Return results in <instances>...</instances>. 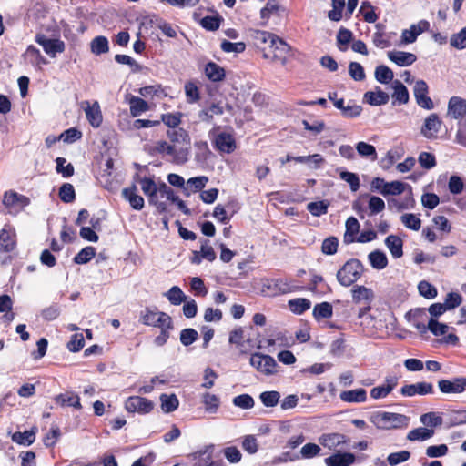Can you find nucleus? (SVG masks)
Masks as SVG:
<instances>
[{
    "label": "nucleus",
    "instance_id": "obj_34",
    "mask_svg": "<svg viewBox=\"0 0 466 466\" xmlns=\"http://www.w3.org/2000/svg\"><path fill=\"white\" fill-rule=\"evenodd\" d=\"M434 435V430L424 428V427H419L416 429L411 430L408 435L407 439L410 441H423L430 438H431Z\"/></svg>",
    "mask_w": 466,
    "mask_h": 466
},
{
    "label": "nucleus",
    "instance_id": "obj_63",
    "mask_svg": "<svg viewBox=\"0 0 466 466\" xmlns=\"http://www.w3.org/2000/svg\"><path fill=\"white\" fill-rule=\"evenodd\" d=\"M222 464L221 461H213L212 454L207 451H200L195 462V466H222Z\"/></svg>",
    "mask_w": 466,
    "mask_h": 466
},
{
    "label": "nucleus",
    "instance_id": "obj_42",
    "mask_svg": "<svg viewBox=\"0 0 466 466\" xmlns=\"http://www.w3.org/2000/svg\"><path fill=\"white\" fill-rule=\"evenodd\" d=\"M369 260L372 268L376 269H383L388 265V258L380 250H375L369 254Z\"/></svg>",
    "mask_w": 466,
    "mask_h": 466
},
{
    "label": "nucleus",
    "instance_id": "obj_19",
    "mask_svg": "<svg viewBox=\"0 0 466 466\" xmlns=\"http://www.w3.org/2000/svg\"><path fill=\"white\" fill-rule=\"evenodd\" d=\"M356 461V457L350 452H338L325 459L327 466H350Z\"/></svg>",
    "mask_w": 466,
    "mask_h": 466
},
{
    "label": "nucleus",
    "instance_id": "obj_58",
    "mask_svg": "<svg viewBox=\"0 0 466 466\" xmlns=\"http://www.w3.org/2000/svg\"><path fill=\"white\" fill-rule=\"evenodd\" d=\"M406 184L400 181L388 182L385 188L380 189L383 196L387 195H400L405 190Z\"/></svg>",
    "mask_w": 466,
    "mask_h": 466
},
{
    "label": "nucleus",
    "instance_id": "obj_20",
    "mask_svg": "<svg viewBox=\"0 0 466 466\" xmlns=\"http://www.w3.org/2000/svg\"><path fill=\"white\" fill-rule=\"evenodd\" d=\"M54 401L61 407H73L76 410L82 409L80 398L74 392L60 393L55 396Z\"/></svg>",
    "mask_w": 466,
    "mask_h": 466
},
{
    "label": "nucleus",
    "instance_id": "obj_21",
    "mask_svg": "<svg viewBox=\"0 0 466 466\" xmlns=\"http://www.w3.org/2000/svg\"><path fill=\"white\" fill-rule=\"evenodd\" d=\"M448 113L453 118L459 119L466 116V100L459 96H452L449 100Z\"/></svg>",
    "mask_w": 466,
    "mask_h": 466
},
{
    "label": "nucleus",
    "instance_id": "obj_15",
    "mask_svg": "<svg viewBox=\"0 0 466 466\" xmlns=\"http://www.w3.org/2000/svg\"><path fill=\"white\" fill-rule=\"evenodd\" d=\"M82 107L85 110L86 116L89 124L97 128L103 122V116L99 103L95 101L92 105L88 101L82 102Z\"/></svg>",
    "mask_w": 466,
    "mask_h": 466
},
{
    "label": "nucleus",
    "instance_id": "obj_45",
    "mask_svg": "<svg viewBox=\"0 0 466 466\" xmlns=\"http://www.w3.org/2000/svg\"><path fill=\"white\" fill-rule=\"evenodd\" d=\"M139 94L145 97L157 96L159 98H164L167 96V93L160 84L141 87L139 89Z\"/></svg>",
    "mask_w": 466,
    "mask_h": 466
},
{
    "label": "nucleus",
    "instance_id": "obj_48",
    "mask_svg": "<svg viewBox=\"0 0 466 466\" xmlns=\"http://www.w3.org/2000/svg\"><path fill=\"white\" fill-rule=\"evenodd\" d=\"M159 329L160 333L154 339V343L157 347H162L170 338V331L174 329L173 320H168L166 326H162Z\"/></svg>",
    "mask_w": 466,
    "mask_h": 466
},
{
    "label": "nucleus",
    "instance_id": "obj_55",
    "mask_svg": "<svg viewBox=\"0 0 466 466\" xmlns=\"http://www.w3.org/2000/svg\"><path fill=\"white\" fill-rule=\"evenodd\" d=\"M60 199L65 203H71L76 199V192L72 184L64 183L58 192Z\"/></svg>",
    "mask_w": 466,
    "mask_h": 466
},
{
    "label": "nucleus",
    "instance_id": "obj_25",
    "mask_svg": "<svg viewBox=\"0 0 466 466\" xmlns=\"http://www.w3.org/2000/svg\"><path fill=\"white\" fill-rule=\"evenodd\" d=\"M171 150H168V156L172 157V162L177 165H183L187 162L189 156V147H178L176 144H170Z\"/></svg>",
    "mask_w": 466,
    "mask_h": 466
},
{
    "label": "nucleus",
    "instance_id": "obj_3",
    "mask_svg": "<svg viewBox=\"0 0 466 466\" xmlns=\"http://www.w3.org/2000/svg\"><path fill=\"white\" fill-rule=\"evenodd\" d=\"M362 263L357 258L349 259L337 272V280L341 286L350 287L363 274Z\"/></svg>",
    "mask_w": 466,
    "mask_h": 466
},
{
    "label": "nucleus",
    "instance_id": "obj_30",
    "mask_svg": "<svg viewBox=\"0 0 466 466\" xmlns=\"http://www.w3.org/2000/svg\"><path fill=\"white\" fill-rule=\"evenodd\" d=\"M415 326L418 329L421 331L429 329L435 336L444 335L448 330V326L446 324L440 323L432 318L429 319L427 326H425L424 324L420 325V323H416Z\"/></svg>",
    "mask_w": 466,
    "mask_h": 466
},
{
    "label": "nucleus",
    "instance_id": "obj_50",
    "mask_svg": "<svg viewBox=\"0 0 466 466\" xmlns=\"http://www.w3.org/2000/svg\"><path fill=\"white\" fill-rule=\"evenodd\" d=\"M25 55L30 58L31 63L35 66H40L48 63L47 59L42 56L40 50L33 45L27 46Z\"/></svg>",
    "mask_w": 466,
    "mask_h": 466
},
{
    "label": "nucleus",
    "instance_id": "obj_41",
    "mask_svg": "<svg viewBox=\"0 0 466 466\" xmlns=\"http://www.w3.org/2000/svg\"><path fill=\"white\" fill-rule=\"evenodd\" d=\"M333 308L329 302H321L315 305L313 316L317 320L332 317Z\"/></svg>",
    "mask_w": 466,
    "mask_h": 466
},
{
    "label": "nucleus",
    "instance_id": "obj_23",
    "mask_svg": "<svg viewBox=\"0 0 466 466\" xmlns=\"http://www.w3.org/2000/svg\"><path fill=\"white\" fill-rule=\"evenodd\" d=\"M388 58L399 66H408L416 61L417 56L412 53L393 50L388 52Z\"/></svg>",
    "mask_w": 466,
    "mask_h": 466
},
{
    "label": "nucleus",
    "instance_id": "obj_46",
    "mask_svg": "<svg viewBox=\"0 0 466 466\" xmlns=\"http://www.w3.org/2000/svg\"><path fill=\"white\" fill-rule=\"evenodd\" d=\"M165 296L172 305L176 306L180 305L187 299V296L178 286H173L167 293H165Z\"/></svg>",
    "mask_w": 466,
    "mask_h": 466
},
{
    "label": "nucleus",
    "instance_id": "obj_39",
    "mask_svg": "<svg viewBox=\"0 0 466 466\" xmlns=\"http://www.w3.org/2000/svg\"><path fill=\"white\" fill-rule=\"evenodd\" d=\"M289 309L297 314L301 315L305 311L310 309L311 302L308 299L305 298H298L289 300Z\"/></svg>",
    "mask_w": 466,
    "mask_h": 466
},
{
    "label": "nucleus",
    "instance_id": "obj_28",
    "mask_svg": "<svg viewBox=\"0 0 466 466\" xmlns=\"http://www.w3.org/2000/svg\"><path fill=\"white\" fill-rule=\"evenodd\" d=\"M205 74L212 82L223 81L226 77L225 69L215 62H208L205 66Z\"/></svg>",
    "mask_w": 466,
    "mask_h": 466
},
{
    "label": "nucleus",
    "instance_id": "obj_1",
    "mask_svg": "<svg viewBox=\"0 0 466 466\" xmlns=\"http://www.w3.org/2000/svg\"><path fill=\"white\" fill-rule=\"evenodd\" d=\"M134 180L140 183L141 189L147 197L149 204L155 206L158 213L162 214L167 211V203L159 200L160 182L157 184L152 177H140L138 174L134 176Z\"/></svg>",
    "mask_w": 466,
    "mask_h": 466
},
{
    "label": "nucleus",
    "instance_id": "obj_12",
    "mask_svg": "<svg viewBox=\"0 0 466 466\" xmlns=\"http://www.w3.org/2000/svg\"><path fill=\"white\" fill-rule=\"evenodd\" d=\"M213 144L218 151L227 154L234 152L237 147L234 136L228 132H220L216 135Z\"/></svg>",
    "mask_w": 466,
    "mask_h": 466
},
{
    "label": "nucleus",
    "instance_id": "obj_31",
    "mask_svg": "<svg viewBox=\"0 0 466 466\" xmlns=\"http://www.w3.org/2000/svg\"><path fill=\"white\" fill-rule=\"evenodd\" d=\"M346 231L344 234V242L349 244L355 241V236L360 231V223L354 217H350L346 220Z\"/></svg>",
    "mask_w": 466,
    "mask_h": 466
},
{
    "label": "nucleus",
    "instance_id": "obj_36",
    "mask_svg": "<svg viewBox=\"0 0 466 466\" xmlns=\"http://www.w3.org/2000/svg\"><path fill=\"white\" fill-rule=\"evenodd\" d=\"M167 135L172 144H186L187 147L189 145V136L184 128L168 130Z\"/></svg>",
    "mask_w": 466,
    "mask_h": 466
},
{
    "label": "nucleus",
    "instance_id": "obj_49",
    "mask_svg": "<svg viewBox=\"0 0 466 466\" xmlns=\"http://www.w3.org/2000/svg\"><path fill=\"white\" fill-rule=\"evenodd\" d=\"M394 74L392 70L387 66L380 65L375 69V78L381 84H388L392 81Z\"/></svg>",
    "mask_w": 466,
    "mask_h": 466
},
{
    "label": "nucleus",
    "instance_id": "obj_33",
    "mask_svg": "<svg viewBox=\"0 0 466 466\" xmlns=\"http://www.w3.org/2000/svg\"><path fill=\"white\" fill-rule=\"evenodd\" d=\"M161 409L165 413L175 411L179 405V400L175 394L167 395L163 393L160 395Z\"/></svg>",
    "mask_w": 466,
    "mask_h": 466
},
{
    "label": "nucleus",
    "instance_id": "obj_2",
    "mask_svg": "<svg viewBox=\"0 0 466 466\" xmlns=\"http://www.w3.org/2000/svg\"><path fill=\"white\" fill-rule=\"evenodd\" d=\"M298 290V287L287 279H263L260 293L265 297H277Z\"/></svg>",
    "mask_w": 466,
    "mask_h": 466
},
{
    "label": "nucleus",
    "instance_id": "obj_11",
    "mask_svg": "<svg viewBox=\"0 0 466 466\" xmlns=\"http://www.w3.org/2000/svg\"><path fill=\"white\" fill-rule=\"evenodd\" d=\"M16 248V233L10 225L0 230V253H9Z\"/></svg>",
    "mask_w": 466,
    "mask_h": 466
},
{
    "label": "nucleus",
    "instance_id": "obj_14",
    "mask_svg": "<svg viewBox=\"0 0 466 466\" xmlns=\"http://www.w3.org/2000/svg\"><path fill=\"white\" fill-rule=\"evenodd\" d=\"M438 387L442 393H462L466 390V377H456L452 380H441Z\"/></svg>",
    "mask_w": 466,
    "mask_h": 466
},
{
    "label": "nucleus",
    "instance_id": "obj_26",
    "mask_svg": "<svg viewBox=\"0 0 466 466\" xmlns=\"http://www.w3.org/2000/svg\"><path fill=\"white\" fill-rule=\"evenodd\" d=\"M365 101L370 106H382L389 102V95L377 87L376 91H368L364 94Z\"/></svg>",
    "mask_w": 466,
    "mask_h": 466
},
{
    "label": "nucleus",
    "instance_id": "obj_22",
    "mask_svg": "<svg viewBox=\"0 0 466 466\" xmlns=\"http://www.w3.org/2000/svg\"><path fill=\"white\" fill-rule=\"evenodd\" d=\"M320 443L329 448V450H335L339 446L346 444L349 441V439L346 435L341 433H328L323 434L319 438Z\"/></svg>",
    "mask_w": 466,
    "mask_h": 466
},
{
    "label": "nucleus",
    "instance_id": "obj_38",
    "mask_svg": "<svg viewBox=\"0 0 466 466\" xmlns=\"http://www.w3.org/2000/svg\"><path fill=\"white\" fill-rule=\"evenodd\" d=\"M374 294L370 289L364 286H357L352 289L353 301L359 303L362 300L370 303L373 299Z\"/></svg>",
    "mask_w": 466,
    "mask_h": 466
},
{
    "label": "nucleus",
    "instance_id": "obj_35",
    "mask_svg": "<svg viewBox=\"0 0 466 466\" xmlns=\"http://www.w3.org/2000/svg\"><path fill=\"white\" fill-rule=\"evenodd\" d=\"M223 21L224 18L218 13H216L215 15L203 17L199 24L204 29L214 32L220 27Z\"/></svg>",
    "mask_w": 466,
    "mask_h": 466
},
{
    "label": "nucleus",
    "instance_id": "obj_6",
    "mask_svg": "<svg viewBox=\"0 0 466 466\" xmlns=\"http://www.w3.org/2000/svg\"><path fill=\"white\" fill-rule=\"evenodd\" d=\"M250 365L264 375L277 372L278 364L273 357L262 353H253L249 360Z\"/></svg>",
    "mask_w": 466,
    "mask_h": 466
},
{
    "label": "nucleus",
    "instance_id": "obj_16",
    "mask_svg": "<svg viewBox=\"0 0 466 466\" xmlns=\"http://www.w3.org/2000/svg\"><path fill=\"white\" fill-rule=\"evenodd\" d=\"M399 379L397 376H387L384 384L374 387L370 390V397L379 400L387 397L398 385Z\"/></svg>",
    "mask_w": 466,
    "mask_h": 466
},
{
    "label": "nucleus",
    "instance_id": "obj_9",
    "mask_svg": "<svg viewBox=\"0 0 466 466\" xmlns=\"http://www.w3.org/2000/svg\"><path fill=\"white\" fill-rule=\"evenodd\" d=\"M155 407L152 400L141 396H130L125 401V409L130 413L148 414Z\"/></svg>",
    "mask_w": 466,
    "mask_h": 466
},
{
    "label": "nucleus",
    "instance_id": "obj_59",
    "mask_svg": "<svg viewBox=\"0 0 466 466\" xmlns=\"http://www.w3.org/2000/svg\"><path fill=\"white\" fill-rule=\"evenodd\" d=\"M356 149L360 157H370L372 160L377 159V152L374 146L366 142H359L356 145Z\"/></svg>",
    "mask_w": 466,
    "mask_h": 466
},
{
    "label": "nucleus",
    "instance_id": "obj_43",
    "mask_svg": "<svg viewBox=\"0 0 466 466\" xmlns=\"http://www.w3.org/2000/svg\"><path fill=\"white\" fill-rule=\"evenodd\" d=\"M202 402L206 411L209 413H216L220 406L219 398L211 393H204L202 396Z\"/></svg>",
    "mask_w": 466,
    "mask_h": 466
},
{
    "label": "nucleus",
    "instance_id": "obj_8",
    "mask_svg": "<svg viewBox=\"0 0 466 466\" xmlns=\"http://www.w3.org/2000/svg\"><path fill=\"white\" fill-rule=\"evenodd\" d=\"M140 320L146 326L160 328L166 326L172 318L166 312L158 311L157 308H146L140 312Z\"/></svg>",
    "mask_w": 466,
    "mask_h": 466
},
{
    "label": "nucleus",
    "instance_id": "obj_60",
    "mask_svg": "<svg viewBox=\"0 0 466 466\" xmlns=\"http://www.w3.org/2000/svg\"><path fill=\"white\" fill-rule=\"evenodd\" d=\"M232 402L235 406L244 410L252 409L255 405L254 399L252 398L251 395L248 393H243L236 396L233 399Z\"/></svg>",
    "mask_w": 466,
    "mask_h": 466
},
{
    "label": "nucleus",
    "instance_id": "obj_61",
    "mask_svg": "<svg viewBox=\"0 0 466 466\" xmlns=\"http://www.w3.org/2000/svg\"><path fill=\"white\" fill-rule=\"evenodd\" d=\"M280 394L278 391H264L260 393L259 399L264 406L275 407L279 401Z\"/></svg>",
    "mask_w": 466,
    "mask_h": 466
},
{
    "label": "nucleus",
    "instance_id": "obj_40",
    "mask_svg": "<svg viewBox=\"0 0 466 466\" xmlns=\"http://www.w3.org/2000/svg\"><path fill=\"white\" fill-rule=\"evenodd\" d=\"M129 105L130 114L134 117L139 116L143 112L149 110L148 103L138 96H131L129 99Z\"/></svg>",
    "mask_w": 466,
    "mask_h": 466
},
{
    "label": "nucleus",
    "instance_id": "obj_57",
    "mask_svg": "<svg viewBox=\"0 0 466 466\" xmlns=\"http://www.w3.org/2000/svg\"><path fill=\"white\" fill-rule=\"evenodd\" d=\"M196 154L195 159L198 162L206 161L211 155L208 142L198 141L195 143Z\"/></svg>",
    "mask_w": 466,
    "mask_h": 466
},
{
    "label": "nucleus",
    "instance_id": "obj_5",
    "mask_svg": "<svg viewBox=\"0 0 466 466\" xmlns=\"http://www.w3.org/2000/svg\"><path fill=\"white\" fill-rule=\"evenodd\" d=\"M268 48V54L264 53V57H268L271 54L272 59L279 62L281 65H286L289 57L291 56L290 46L278 35L275 40H271Z\"/></svg>",
    "mask_w": 466,
    "mask_h": 466
},
{
    "label": "nucleus",
    "instance_id": "obj_17",
    "mask_svg": "<svg viewBox=\"0 0 466 466\" xmlns=\"http://www.w3.org/2000/svg\"><path fill=\"white\" fill-rule=\"evenodd\" d=\"M434 391L433 385L430 382H418L415 384H406L401 387L400 393L403 396L411 397L416 394L419 395H427L432 394Z\"/></svg>",
    "mask_w": 466,
    "mask_h": 466
},
{
    "label": "nucleus",
    "instance_id": "obj_54",
    "mask_svg": "<svg viewBox=\"0 0 466 466\" xmlns=\"http://www.w3.org/2000/svg\"><path fill=\"white\" fill-rule=\"evenodd\" d=\"M66 162V158L58 157L56 158V170L61 174L63 177H70L74 175L75 168L71 163L65 165Z\"/></svg>",
    "mask_w": 466,
    "mask_h": 466
},
{
    "label": "nucleus",
    "instance_id": "obj_51",
    "mask_svg": "<svg viewBox=\"0 0 466 466\" xmlns=\"http://www.w3.org/2000/svg\"><path fill=\"white\" fill-rule=\"evenodd\" d=\"M96 256V248L88 246L82 248L74 258L76 264H86L89 262Z\"/></svg>",
    "mask_w": 466,
    "mask_h": 466
},
{
    "label": "nucleus",
    "instance_id": "obj_62",
    "mask_svg": "<svg viewBox=\"0 0 466 466\" xmlns=\"http://www.w3.org/2000/svg\"><path fill=\"white\" fill-rule=\"evenodd\" d=\"M403 225L412 230H419L421 227V220L412 213H407L400 217Z\"/></svg>",
    "mask_w": 466,
    "mask_h": 466
},
{
    "label": "nucleus",
    "instance_id": "obj_56",
    "mask_svg": "<svg viewBox=\"0 0 466 466\" xmlns=\"http://www.w3.org/2000/svg\"><path fill=\"white\" fill-rule=\"evenodd\" d=\"M183 114L181 112L167 113L161 115V121L168 127L177 128L182 121Z\"/></svg>",
    "mask_w": 466,
    "mask_h": 466
},
{
    "label": "nucleus",
    "instance_id": "obj_13",
    "mask_svg": "<svg viewBox=\"0 0 466 466\" xmlns=\"http://www.w3.org/2000/svg\"><path fill=\"white\" fill-rule=\"evenodd\" d=\"M442 121L436 113L428 116L420 128V133L428 139H435L441 129Z\"/></svg>",
    "mask_w": 466,
    "mask_h": 466
},
{
    "label": "nucleus",
    "instance_id": "obj_52",
    "mask_svg": "<svg viewBox=\"0 0 466 466\" xmlns=\"http://www.w3.org/2000/svg\"><path fill=\"white\" fill-rule=\"evenodd\" d=\"M333 9L328 12V17L333 22H339L342 19V11L345 7V0H332Z\"/></svg>",
    "mask_w": 466,
    "mask_h": 466
},
{
    "label": "nucleus",
    "instance_id": "obj_64",
    "mask_svg": "<svg viewBox=\"0 0 466 466\" xmlns=\"http://www.w3.org/2000/svg\"><path fill=\"white\" fill-rule=\"evenodd\" d=\"M198 339V333L192 328L184 329L180 332V342L186 347L193 344Z\"/></svg>",
    "mask_w": 466,
    "mask_h": 466
},
{
    "label": "nucleus",
    "instance_id": "obj_47",
    "mask_svg": "<svg viewBox=\"0 0 466 466\" xmlns=\"http://www.w3.org/2000/svg\"><path fill=\"white\" fill-rule=\"evenodd\" d=\"M329 202L326 200L309 202L307 205L308 211L314 217H320L328 213Z\"/></svg>",
    "mask_w": 466,
    "mask_h": 466
},
{
    "label": "nucleus",
    "instance_id": "obj_24",
    "mask_svg": "<svg viewBox=\"0 0 466 466\" xmlns=\"http://www.w3.org/2000/svg\"><path fill=\"white\" fill-rule=\"evenodd\" d=\"M383 428H396L406 419L405 415L392 412H381L377 415Z\"/></svg>",
    "mask_w": 466,
    "mask_h": 466
},
{
    "label": "nucleus",
    "instance_id": "obj_18",
    "mask_svg": "<svg viewBox=\"0 0 466 466\" xmlns=\"http://www.w3.org/2000/svg\"><path fill=\"white\" fill-rule=\"evenodd\" d=\"M137 188L135 184L122 190L123 198L128 201L131 208L135 210H141L144 208L145 201L142 196L138 195Z\"/></svg>",
    "mask_w": 466,
    "mask_h": 466
},
{
    "label": "nucleus",
    "instance_id": "obj_53",
    "mask_svg": "<svg viewBox=\"0 0 466 466\" xmlns=\"http://www.w3.org/2000/svg\"><path fill=\"white\" fill-rule=\"evenodd\" d=\"M35 440V431H25L24 432H16L13 436V441L21 445H31Z\"/></svg>",
    "mask_w": 466,
    "mask_h": 466
},
{
    "label": "nucleus",
    "instance_id": "obj_27",
    "mask_svg": "<svg viewBox=\"0 0 466 466\" xmlns=\"http://www.w3.org/2000/svg\"><path fill=\"white\" fill-rule=\"evenodd\" d=\"M339 398L344 402L361 403L366 401L367 392L362 388L351 390H345L340 393Z\"/></svg>",
    "mask_w": 466,
    "mask_h": 466
},
{
    "label": "nucleus",
    "instance_id": "obj_32",
    "mask_svg": "<svg viewBox=\"0 0 466 466\" xmlns=\"http://www.w3.org/2000/svg\"><path fill=\"white\" fill-rule=\"evenodd\" d=\"M90 49L96 56L107 53L109 51L107 38L104 35L96 36L90 43Z\"/></svg>",
    "mask_w": 466,
    "mask_h": 466
},
{
    "label": "nucleus",
    "instance_id": "obj_4",
    "mask_svg": "<svg viewBox=\"0 0 466 466\" xmlns=\"http://www.w3.org/2000/svg\"><path fill=\"white\" fill-rule=\"evenodd\" d=\"M370 310V305L359 309L358 318L360 319V325L365 335L369 337H377L379 336V331L383 328V323L381 320H378L372 315L369 314L368 312Z\"/></svg>",
    "mask_w": 466,
    "mask_h": 466
},
{
    "label": "nucleus",
    "instance_id": "obj_44",
    "mask_svg": "<svg viewBox=\"0 0 466 466\" xmlns=\"http://www.w3.org/2000/svg\"><path fill=\"white\" fill-rule=\"evenodd\" d=\"M208 178L205 176L191 177L187 182V187H184V192L187 196L189 195V192H187L190 189L192 192H197L202 190L206 184L208 183Z\"/></svg>",
    "mask_w": 466,
    "mask_h": 466
},
{
    "label": "nucleus",
    "instance_id": "obj_37",
    "mask_svg": "<svg viewBox=\"0 0 466 466\" xmlns=\"http://www.w3.org/2000/svg\"><path fill=\"white\" fill-rule=\"evenodd\" d=\"M393 89L392 97L396 102L399 104H407L409 102V91L400 80L393 82Z\"/></svg>",
    "mask_w": 466,
    "mask_h": 466
},
{
    "label": "nucleus",
    "instance_id": "obj_10",
    "mask_svg": "<svg viewBox=\"0 0 466 466\" xmlns=\"http://www.w3.org/2000/svg\"><path fill=\"white\" fill-rule=\"evenodd\" d=\"M35 40L52 57H55L56 53H63L66 49V45L62 40L48 39L44 34H37Z\"/></svg>",
    "mask_w": 466,
    "mask_h": 466
},
{
    "label": "nucleus",
    "instance_id": "obj_7",
    "mask_svg": "<svg viewBox=\"0 0 466 466\" xmlns=\"http://www.w3.org/2000/svg\"><path fill=\"white\" fill-rule=\"evenodd\" d=\"M3 204L8 210V213L17 214L30 204V199L25 195L9 190L4 194Z\"/></svg>",
    "mask_w": 466,
    "mask_h": 466
},
{
    "label": "nucleus",
    "instance_id": "obj_29",
    "mask_svg": "<svg viewBox=\"0 0 466 466\" xmlns=\"http://www.w3.org/2000/svg\"><path fill=\"white\" fill-rule=\"evenodd\" d=\"M385 245L393 258H399L403 255V241L396 235H390L385 239Z\"/></svg>",
    "mask_w": 466,
    "mask_h": 466
}]
</instances>
